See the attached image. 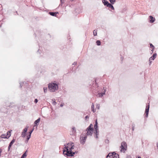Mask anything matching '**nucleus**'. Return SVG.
<instances>
[{"instance_id":"obj_1","label":"nucleus","mask_w":158,"mask_h":158,"mask_svg":"<svg viewBox=\"0 0 158 158\" xmlns=\"http://www.w3.org/2000/svg\"><path fill=\"white\" fill-rule=\"evenodd\" d=\"M48 88L51 92H54L55 90L57 89L58 86L56 84L52 83L48 84Z\"/></svg>"},{"instance_id":"obj_2","label":"nucleus","mask_w":158,"mask_h":158,"mask_svg":"<svg viewBox=\"0 0 158 158\" xmlns=\"http://www.w3.org/2000/svg\"><path fill=\"white\" fill-rule=\"evenodd\" d=\"M106 158H119V156L118 154L114 152L109 153Z\"/></svg>"},{"instance_id":"obj_3","label":"nucleus","mask_w":158,"mask_h":158,"mask_svg":"<svg viewBox=\"0 0 158 158\" xmlns=\"http://www.w3.org/2000/svg\"><path fill=\"white\" fill-rule=\"evenodd\" d=\"M120 147L121 148V151L123 152H125L127 148L126 143L125 142H122Z\"/></svg>"},{"instance_id":"obj_4","label":"nucleus","mask_w":158,"mask_h":158,"mask_svg":"<svg viewBox=\"0 0 158 158\" xmlns=\"http://www.w3.org/2000/svg\"><path fill=\"white\" fill-rule=\"evenodd\" d=\"M72 152V151L70 150H68V151H67L66 152L64 153V155H66L67 156H73L75 154V152Z\"/></svg>"},{"instance_id":"obj_5","label":"nucleus","mask_w":158,"mask_h":158,"mask_svg":"<svg viewBox=\"0 0 158 158\" xmlns=\"http://www.w3.org/2000/svg\"><path fill=\"white\" fill-rule=\"evenodd\" d=\"M86 130L87 131L86 134L87 135H92L94 131V130L89 129L87 128Z\"/></svg>"},{"instance_id":"obj_6","label":"nucleus","mask_w":158,"mask_h":158,"mask_svg":"<svg viewBox=\"0 0 158 158\" xmlns=\"http://www.w3.org/2000/svg\"><path fill=\"white\" fill-rule=\"evenodd\" d=\"M149 22L150 23H152L155 21V18L153 17L152 16H149Z\"/></svg>"},{"instance_id":"obj_7","label":"nucleus","mask_w":158,"mask_h":158,"mask_svg":"<svg viewBox=\"0 0 158 158\" xmlns=\"http://www.w3.org/2000/svg\"><path fill=\"white\" fill-rule=\"evenodd\" d=\"M67 145L68 146L67 147L65 146L64 148L63 151L64 154V153H65V152H66L67 151L69 150V149H68V148H69V146H70V145H71V144L68 143Z\"/></svg>"},{"instance_id":"obj_8","label":"nucleus","mask_w":158,"mask_h":158,"mask_svg":"<svg viewBox=\"0 0 158 158\" xmlns=\"http://www.w3.org/2000/svg\"><path fill=\"white\" fill-rule=\"evenodd\" d=\"M149 105L148 106H146V110H145V113L146 114L145 116L147 118L148 117V112H149Z\"/></svg>"},{"instance_id":"obj_9","label":"nucleus","mask_w":158,"mask_h":158,"mask_svg":"<svg viewBox=\"0 0 158 158\" xmlns=\"http://www.w3.org/2000/svg\"><path fill=\"white\" fill-rule=\"evenodd\" d=\"M157 56L156 53H154L153 54L152 56L149 58V60H154L156 58Z\"/></svg>"},{"instance_id":"obj_10","label":"nucleus","mask_w":158,"mask_h":158,"mask_svg":"<svg viewBox=\"0 0 158 158\" xmlns=\"http://www.w3.org/2000/svg\"><path fill=\"white\" fill-rule=\"evenodd\" d=\"M10 135L7 136V134L6 135L5 134H3L1 135V137L2 138L8 139L10 137Z\"/></svg>"},{"instance_id":"obj_11","label":"nucleus","mask_w":158,"mask_h":158,"mask_svg":"<svg viewBox=\"0 0 158 158\" xmlns=\"http://www.w3.org/2000/svg\"><path fill=\"white\" fill-rule=\"evenodd\" d=\"M49 13L51 15L56 16L57 15V14H58V13L57 12H50Z\"/></svg>"},{"instance_id":"obj_12","label":"nucleus","mask_w":158,"mask_h":158,"mask_svg":"<svg viewBox=\"0 0 158 158\" xmlns=\"http://www.w3.org/2000/svg\"><path fill=\"white\" fill-rule=\"evenodd\" d=\"M98 123L97 119H96V121H95V124L94 126V128L95 129V130H98Z\"/></svg>"},{"instance_id":"obj_13","label":"nucleus","mask_w":158,"mask_h":158,"mask_svg":"<svg viewBox=\"0 0 158 158\" xmlns=\"http://www.w3.org/2000/svg\"><path fill=\"white\" fill-rule=\"evenodd\" d=\"M102 2L105 6H108L109 3L106 0H102Z\"/></svg>"},{"instance_id":"obj_14","label":"nucleus","mask_w":158,"mask_h":158,"mask_svg":"<svg viewBox=\"0 0 158 158\" xmlns=\"http://www.w3.org/2000/svg\"><path fill=\"white\" fill-rule=\"evenodd\" d=\"M106 91V89H104V92L103 93H98V95H99V97H102L105 94V92Z\"/></svg>"},{"instance_id":"obj_15","label":"nucleus","mask_w":158,"mask_h":158,"mask_svg":"<svg viewBox=\"0 0 158 158\" xmlns=\"http://www.w3.org/2000/svg\"><path fill=\"white\" fill-rule=\"evenodd\" d=\"M111 3H109L107 7L110 8L113 10L114 9V8Z\"/></svg>"},{"instance_id":"obj_16","label":"nucleus","mask_w":158,"mask_h":158,"mask_svg":"<svg viewBox=\"0 0 158 158\" xmlns=\"http://www.w3.org/2000/svg\"><path fill=\"white\" fill-rule=\"evenodd\" d=\"M27 152V150L22 155L21 158H25L27 156V155L26 154V152Z\"/></svg>"},{"instance_id":"obj_17","label":"nucleus","mask_w":158,"mask_h":158,"mask_svg":"<svg viewBox=\"0 0 158 158\" xmlns=\"http://www.w3.org/2000/svg\"><path fill=\"white\" fill-rule=\"evenodd\" d=\"M27 128H25L23 130V132L24 133V134L23 136V137H24L25 135H26V133L27 132Z\"/></svg>"},{"instance_id":"obj_18","label":"nucleus","mask_w":158,"mask_h":158,"mask_svg":"<svg viewBox=\"0 0 158 158\" xmlns=\"http://www.w3.org/2000/svg\"><path fill=\"white\" fill-rule=\"evenodd\" d=\"M98 130H95L94 131V133L96 135V138H98Z\"/></svg>"},{"instance_id":"obj_19","label":"nucleus","mask_w":158,"mask_h":158,"mask_svg":"<svg viewBox=\"0 0 158 158\" xmlns=\"http://www.w3.org/2000/svg\"><path fill=\"white\" fill-rule=\"evenodd\" d=\"M40 121V118H39L37 120H35L34 122V123L35 125H37V123H39Z\"/></svg>"},{"instance_id":"obj_20","label":"nucleus","mask_w":158,"mask_h":158,"mask_svg":"<svg viewBox=\"0 0 158 158\" xmlns=\"http://www.w3.org/2000/svg\"><path fill=\"white\" fill-rule=\"evenodd\" d=\"M87 128L89 129H90L94 130L93 128V125L92 124H91L89 126V127H88Z\"/></svg>"},{"instance_id":"obj_21","label":"nucleus","mask_w":158,"mask_h":158,"mask_svg":"<svg viewBox=\"0 0 158 158\" xmlns=\"http://www.w3.org/2000/svg\"><path fill=\"white\" fill-rule=\"evenodd\" d=\"M30 137H31L30 135H28V136H27V139H26V143H28V140H29V139H30Z\"/></svg>"},{"instance_id":"obj_22","label":"nucleus","mask_w":158,"mask_h":158,"mask_svg":"<svg viewBox=\"0 0 158 158\" xmlns=\"http://www.w3.org/2000/svg\"><path fill=\"white\" fill-rule=\"evenodd\" d=\"M96 43L97 45L98 46H100L101 44V41L99 40H97L96 41Z\"/></svg>"},{"instance_id":"obj_23","label":"nucleus","mask_w":158,"mask_h":158,"mask_svg":"<svg viewBox=\"0 0 158 158\" xmlns=\"http://www.w3.org/2000/svg\"><path fill=\"white\" fill-rule=\"evenodd\" d=\"M109 1L110 2V3H111L112 4H114L116 2V0H109Z\"/></svg>"},{"instance_id":"obj_24","label":"nucleus","mask_w":158,"mask_h":158,"mask_svg":"<svg viewBox=\"0 0 158 158\" xmlns=\"http://www.w3.org/2000/svg\"><path fill=\"white\" fill-rule=\"evenodd\" d=\"M73 143L71 144V145H70V146H69V149L70 150L72 151V149L74 148V145H72V144H73Z\"/></svg>"},{"instance_id":"obj_25","label":"nucleus","mask_w":158,"mask_h":158,"mask_svg":"<svg viewBox=\"0 0 158 158\" xmlns=\"http://www.w3.org/2000/svg\"><path fill=\"white\" fill-rule=\"evenodd\" d=\"M91 109L92 111H93L94 112L95 111L94 110V106L93 103H92V105L91 106Z\"/></svg>"},{"instance_id":"obj_26","label":"nucleus","mask_w":158,"mask_h":158,"mask_svg":"<svg viewBox=\"0 0 158 158\" xmlns=\"http://www.w3.org/2000/svg\"><path fill=\"white\" fill-rule=\"evenodd\" d=\"M15 139H13L12 140V141H11V142H10V144H11V145H12V144H13V143L15 142Z\"/></svg>"},{"instance_id":"obj_27","label":"nucleus","mask_w":158,"mask_h":158,"mask_svg":"<svg viewBox=\"0 0 158 158\" xmlns=\"http://www.w3.org/2000/svg\"><path fill=\"white\" fill-rule=\"evenodd\" d=\"M93 35L94 36H96L97 35V31L96 30H94L93 31Z\"/></svg>"},{"instance_id":"obj_28","label":"nucleus","mask_w":158,"mask_h":158,"mask_svg":"<svg viewBox=\"0 0 158 158\" xmlns=\"http://www.w3.org/2000/svg\"><path fill=\"white\" fill-rule=\"evenodd\" d=\"M43 89L44 92V93H46L47 91V87H44Z\"/></svg>"},{"instance_id":"obj_29","label":"nucleus","mask_w":158,"mask_h":158,"mask_svg":"<svg viewBox=\"0 0 158 158\" xmlns=\"http://www.w3.org/2000/svg\"><path fill=\"white\" fill-rule=\"evenodd\" d=\"M83 139H84V141H83L82 142V144H84L85 141L86 140L87 137H86V136H84V137H83Z\"/></svg>"},{"instance_id":"obj_30","label":"nucleus","mask_w":158,"mask_h":158,"mask_svg":"<svg viewBox=\"0 0 158 158\" xmlns=\"http://www.w3.org/2000/svg\"><path fill=\"white\" fill-rule=\"evenodd\" d=\"M150 46L151 48H153V49H154L155 48L154 46L151 43L150 44Z\"/></svg>"},{"instance_id":"obj_31","label":"nucleus","mask_w":158,"mask_h":158,"mask_svg":"<svg viewBox=\"0 0 158 158\" xmlns=\"http://www.w3.org/2000/svg\"><path fill=\"white\" fill-rule=\"evenodd\" d=\"M34 130V128L33 129L29 132V135H30V136H31V133H32V132H33V130Z\"/></svg>"},{"instance_id":"obj_32","label":"nucleus","mask_w":158,"mask_h":158,"mask_svg":"<svg viewBox=\"0 0 158 158\" xmlns=\"http://www.w3.org/2000/svg\"><path fill=\"white\" fill-rule=\"evenodd\" d=\"M11 146H12V145H11V144H9V146L8 147V151L10 150V148H11Z\"/></svg>"},{"instance_id":"obj_33","label":"nucleus","mask_w":158,"mask_h":158,"mask_svg":"<svg viewBox=\"0 0 158 158\" xmlns=\"http://www.w3.org/2000/svg\"><path fill=\"white\" fill-rule=\"evenodd\" d=\"M100 107V105L99 104H98L97 105V108L98 109H99Z\"/></svg>"},{"instance_id":"obj_34","label":"nucleus","mask_w":158,"mask_h":158,"mask_svg":"<svg viewBox=\"0 0 158 158\" xmlns=\"http://www.w3.org/2000/svg\"><path fill=\"white\" fill-rule=\"evenodd\" d=\"M132 130L134 131V129L135 126V124H132Z\"/></svg>"},{"instance_id":"obj_35","label":"nucleus","mask_w":158,"mask_h":158,"mask_svg":"<svg viewBox=\"0 0 158 158\" xmlns=\"http://www.w3.org/2000/svg\"><path fill=\"white\" fill-rule=\"evenodd\" d=\"M10 131H8L7 132V135H10Z\"/></svg>"},{"instance_id":"obj_36","label":"nucleus","mask_w":158,"mask_h":158,"mask_svg":"<svg viewBox=\"0 0 158 158\" xmlns=\"http://www.w3.org/2000/svg\"><path fill=\"white\" fill-rule=\"evenodd\" d=\"M80 140H81V142L82 143V142L84 141V139L82 137V139L80 138Z\"/></svg>"},{"instance_id":"obj_37","label":"nucleus","mask_w":158,"mask_h":158,"mask_svg":"<svg viewBox=\"0 0 158 158\" xmlns=\"http://www.w3.org/2000/svg\"><path fill=\"white\" fill-rule=\"evenodd\" d=\"M149 65H150L152 64V60H150V61L149 60Z\"/></svg>"},{"instance_id":"obj_38","label":"nucleus","mask_w":158,"mask_h":158,"mask_svg":"<svg viewBox=\"0 0 158 158\" xmlns=\"http://www.w3.org/2000/svg\"><path fill=\"white\" fill-rule=\"evenodd\" d=\"M126 157L127 158H131V157L130 155H127Z\"/></svg>"},{"instance_id":"obj_39","label":"nucleus","mask_w":158,"mask_h":158,"mask_svg":"<svg viewBox=\"0 0 158 158\" xmlns=\"http://www.w3.org/2000/svg\"><path fill=\"white\" fill-rule=\"evenodd\" d=\"M37 102H38V100L37 99H35V101H34V102L35 103H37Z\"/></svg>"},{"instance_id":"obj_40","label":"nucleus","mask_w":158,"mask_h":158,"mask_svg":"<svg viewBox=\"0 0 158 158\" xmlns=\"http://www.w3.org/2000/svg\"><path fill=\"white\" fill-rule=\"evenodd\" d=\"M73 130L74 131V132H76V129H75V127H73L72 128Z\"/></svg>"},{"instance_id":"obj_41","label":"nucleus","mask_w":158,"mask_h":158,"mask_svg":"<svg viewBox=\"0 0 158 158\" xmlns=\"http://www.w3.org/2000/svg\"><path fill=\"white\" fill-rule=\"evenodd\" d=\"M52 104L53 105H55L56 104V102L54 101L53 102Z\"/></svg>"},{"instance_id":"obj_42","label":"nucleus","mask_w":158,"mask_h":158,"mask_svg":"<svg viewBox=\"0 0 158 158\" xmlns=\"http://www.w3.org/2000/svg\"><path fill=\"white\" fill-rule=\"evenodd\" d=\"M77 63L76 62H74V63L72 65H75L76 64H77Z\"/></svg>"},{"instance_id":"obj_43","label":"nucleus","mask_w":158,"mask_h":158,"mask_svg":"<svg viewBox=\"0 0 158 158\" xmlns=\"http://www.w3.org/2000/svg\"><path fill=\"white\" fill-rule=\"evenodd\" d=\"M152 49L151 50L152 52L151 53V54H152L153 52V48H152Z\"/></svg>"},{"instance_id":"obj_44","label":"nucleus","mask_w":158,"mask_h":158,"mask_svg":"<svg viewBox=\"0 0 158 158\" xmlns=\"http://www.w3.org/2000/svg\"><path fill=\"white\" fill-rule=\"evenodd\" d=\"M24 133L23 132L22 133V136L23 137V135H24Z\"/></svg>"},{"instance_id":"obj_45","label":"nucleus","mask_w":158,"mask_h":158,"mask_svg":"<svg viewBox=\"0 0 158 158\" xmlns=\"http://www.w3.org/2000/svg\"><path fill=\"white\" fill-rule=\"evenodd\" d=\"M60 0L61 2L62 3H63V2H64V0Z\"/></svg>"},{"instance_id":"obj_46","label":"nucleus","mask_w":158,"mask_h":158,"mask_svg":"<svg viewBox=\"0 0 158 158\" xmlns=\"http://www.w3.org/2000/svg\"><path fill=\"white\" fill-rule=\"evenodd\" d=\"M63 106V105L62 104H61L60 105V106L61 107H62Z\"/></svg>"},{"instance_id":"obj_47","label":"nucleus","mask_w":158,"mask_h":158,"mask_svg":"<svg viewBox=\"0 0 158 158\" xmlns=\"http://www.w3.org/2000/svg\"><path fill=\"white\" fill-rule=\"evenodd\" d=\"M89 117L87 115L85 117V118L86 119L87 118H88Z\"/></svg>"},{"instance_id":"obj_48","label":"nucleus","mask_w":158,"mask_h":158,"mask_svg":"<svg viewBox=\"0 0 158 158\" xmlns=\"http://www.w3.org/2000/svg\"><path fill=\"white\" fill-rule=\"evenodd\" d=\"M121 61H122L123 60V58L122 57H121Z\"/></svg>"},{"instance_id":"obj_49","label":"nucleus","mask_w":158,"mask_h":158,"mask_svg":"<svg viewBox=\"0 0 158 158\" xmlns=\"http://www.w3.org/2000/svg\"><path fill=\"white\" fill-rule=\"evenodd\" d=\"M157 148H158V143L157 144Z\"/></svg>"},{"instance_id":"obj_50","label":"nucleus","mask_w":158,"mask_h":158,"mask_svg":"<svg viewBox=\"0 0 158 158\" xmlns=\"http://www.w3.org/2000/svg\"><path fill=\"white\" fill-rule=\"evenodd\" d=\"M138 158H141V157L140 156H138Z\"/></svg>"},{"instance_id":"obj_51","label":"nucleus","mask_w":158,"mask_h":158,"mask_svg":"<svg viewBox=\"0 0 158 158\" xmlns=\"http://www.w3.org/2000/svg\"><path fill=\"white\" fill-rule=\"evenodd\" d=\"M0 6H2V5H1V4H0Z\"/></svg>"},{"instance_id":"obj_52","label":"nucleus","mask_w":158,"mask_h":158,"mask_svg":"<svg viewBox=\"0 0 158 158\" xmlns=\"http://www.w3.org/2000/svg\"><path fill=\"white\" fill-rule=\"evenodd\" d=\"M75 152V153H77V152Z\"/></svg>"},{"instance_id":"obj_53","label":"nucleus","mask_w":158,"mask_h":158,"mask_svg":"<svg viewBox=\"0 0 158 158\" xmlns=\"http://www.w3.org/2000/svg\"><path fill=\"white\" fill-rule=\"evenodd\" d=\"M20 85L21 86V84L20 83Z\"/></svg>"}]
</instances>
